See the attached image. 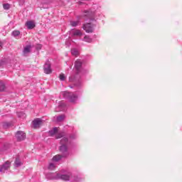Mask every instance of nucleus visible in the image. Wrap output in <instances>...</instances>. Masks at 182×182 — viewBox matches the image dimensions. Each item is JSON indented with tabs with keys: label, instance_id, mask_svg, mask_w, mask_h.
Returning <instances> with one entry per match:
<instances>
[{
	"label": "nucleus",
	"instance_id": "obj_17",
	"mask_svg": "<svg viewBox=\"0 0 182 182\" xmlns=\"http://www.w3.org/2000/svg\"><path fill=\"white\" fill-rule=\"evenodd\" d=\"M71 53L73 56H78L79 55V50H77V49L76 48H73L71 50Z\"/></svg>",
	"mask_w": 182,
	"mask_h": 182
},
{
	"label": "nucleus",
	"instance_id": "obj_1",
	"mask_svg": "<svg viewBox=\"0 0 182 182\" xmlns=\"http://www.w3.org/2000/svg\"><path fill=\"white\" fill-rule=\"evenodd\" d=\"M60 144H61L60 146V151L61 153H65L63 155H56L53 156V161H59L62 157H66L68 156V144H69V139L67 137H63Z\"/></svg>",
	"mask_w": 182,
	"mask_h": 182
},
{
	"label": "nucleus",
	"instance_id": "obj_14",
	"mask_svg": "<svg viewBox=\"0 0 182 182\" xmlns=\"http://www.w3.org/2000/svg\"><path fill=\"white\" fill-rule=\"evenodd\" d=\"M58 109H60V112H63V110L66 109V104H65V102L62 101L58 105Z\"/></svg>",
	"mask_w": 182,
	"mask_h": 182
},
{
	"label": "nucleus",
	"instance_id": "obj_25",
	"mask_svg": "<svg viewBox=\"0 0 182 182\" xmlns=\"http://www.w3.org/2000/svg\"><path fill=\"white\" fill-rule=\"evenodd\" d=\"M3 127H4V129H6V127H11V123H9V122H6V123H4V124H3Z\"/></svg>",
	"mask_w": 182,
	"mask_h": 182
},
{
	"label": "nucleus",
	"instance_id": "obj_18",
	"mask_svg": "<svg viewBox=\"0 0 182 182\" xmlns=\"http://www.w3.org/2000/svg\"><path fill=\"white\" fill-rule=\"evenodd\" d=\"M56 168V164L53 162H50L48 165V170H53Z\"/></svg>",
	"mask_w": 182,
	"mask_h": 182
},
{
	"label": "nucleus",
	"instance_id": "obj_27",
	"mask_svg": "<svg viewBox=\"0 0 182 182\" xmlns=\"http://www.w3.org/2000/svg\"><path fill=\"white\" fill-rule=\"evenodd\" d=\"M3 8H4V9H9V8H11V6H10L9 4H4V5H3Z\"/></svg>",
	"mask_w": 182,
	"mask_h": 182
},
{
	"label": "nucleus",
	"instance_id": "obj_29",
	"mask_svg": "<svg viewBox=\"0 0 182 182\" xmlns=\"http://www.w3.org/2000/svg\"><path fill=\"white\" fill-rule=\"evenodd\" d=\"M70 82H73L74 80H76V77H70L69 78Z\"/></svg>",
	"mask_w": 182,
	"mask_h": 182
},
{
	"label": "nucleus",
	"instance_id": "obj_26",
	"mask_svg": "<svg viewBox=\"0 0 182 182\" xmlns=\"http://www.w3.org/2000/svg\"><path fill=\"white\" fill-rule=\"evenodd\" d=\"M59 77H60V80H65V79H66L65 74H60Z\"/></svg>",
	"mask_w": 182,
	"mask_h": 182
},
{
	"label": "nucleus",
	"instance_id": "obj_21",
	"mask_svg": "<svg viewBox=\"0 0 182 182\" xmlns=\"http://www.w3.org/2000/svg\"><path fill=\"white\" fill-rule=\"evenodd\" d=\"M5 89H6L5 83H4V82L2 81H0V92H4Z\"/></svg>",
	"mask_w": 182,
	"mask_h": 182
},
{
	"label": "nucleus",
	"instance_id": "obj_30",
	"mask_svg": "<svg viewBox=\"0 0 182 182\" xmlns=\"http://www.w3.org/2000/svg\"><path fill=\"white\" fill-rule=\"evenodd\" d=\"M70 137V139H76V135L73 134V135H71Z\"/></svg>",
	"mask_w": 182,
	"mask_h": 182
},
{
	"label": "nucleus",
	"instance_id": "obj_34",
	"mask_svg": "<svg viewBox=\"0 0 182 182\" xmlns=\"http://www.w3.org/2000/svg\"><path fill=\"white\" fill-rule=\"evenodd\" d=\"M56 112H59V110L57 109Z\"/></svg>",
	"mask_w": 182,
	"mask_h": 182
},
{
	"label": "nucleus",
	"instance_id": "obj_32",
	"mask_svg": "<svg viewBox=\"0 0 182 182\" xmlns=\"http://www.w3.org/2000/svg\"><path fill=\"white\" fill-rule=\"evenodd\" d=\"M2 48V42L0 41V48Z\"/></svg>",
	"mask_w": 182,
	"mask_h": 182
},
{
	"label": "nucleus",
	"instance_id": "obj_2",
	"mask_svg": "<svg viewBox=\"0 0 182 182\" xmlns=\"http://www.w3.org/2000/svg\"><path fill=\"white\" fill-rule=\"evenodd\" d=\"M61 95L65 97V99H68V100L71 103H75L76 100H77V95L73 92H62Z\"/></svg>",
	"mask_w": 182,
	"mask_h": 182
},
{
	"label": "nucleus",
	"instance_id": "obj_6",
	"mask_svg": "<svg viewBox=\"0 0 182 182\" xmlns=\"http://www.w3.org/2000/svg\"><path fill=\"white\" fill-rule=\"evenodd\" d=\"M16 138L17 139L18 141H22V140L26 139V134L22 131H18L16 134Z\"/></svg>",
	"mask_w": 182,
	"mask_h": 182
},
{
	"label": "nucleus",
	"instance_id": "obj_24",
	"mask_svg": "<svg viewBox=\"0 0 182 182\" xmlns=\"http://www.w3.org/2000/svg\"><path fill=\"white\" fill-rule=\"evenodd\" d=\"M17 116L18 117H22L23 119H25L26 117V115L23 112H18Z\"/></svg>",
	"mask_w": 182,
	"mask_h": 182
},
{
	"label": "nucleus",
	"instance_id": "obj_10",
	"mask_svg": "<svg viewBox=\"0 0 182 182\" xmlns=\"http://www.w3.org/2000/svg\"><path fill=\"white\" fill-rule=\"evenodd\" d=\"M11 167V162L6 161L3 166H0V173H4L5 170H8Z\"/></svg>",
	"mask_w": 182,
	"mask_h": 182
},
{
	"label": "nucleus",
	"instance_id": "obj_16",
	"mask_svg": "<svg viewBox=\"0 0 182 182\" xmlns=\"http://www.w3.org/2000/svg\"><path fill=\"white\" fill-rule=\"evenodd\" d=\"M14 163H15L16 167H21V166H22V162L21 161V159H19V158L16 159V161Z\"/></svg>",
	"mask_w": 182,
	"mask_h": 182
},
{
	"label": "nucleus",
	"instance_id": "obj_8",
	"mask_svg": "<svg viewBox=\"0 0 182 182\" xmlns=\"http://www.w3.org/2000/svg\"><path fill=\"white\" fill-rule=\"evenodd\" d=\"M82 28L87 33H92L93 32V26L91 23L84 24Z\"/></svg>",
	"mask_w": 182,
	"mask_h": 182
},
{
	"label": "nucleus",
	"instance_id": "obj_7",
	"mask_svg": "<svg viewBox=\"0 0 182 182\" xmlns=\"http://www.w3.org/2000/svg\"><path fill=\"white\" fill-rule=\"evenodd\" d=\"M43 69L44 73H46V75H50L52 73V68H50V63L49 61L45 63Z\"/></svg>",
	"mask_w": 182,
	"mask_h": 182
},
{
	"label": "nucleus",
	"instance_id": "obj_15",
	"mask_svg": "<svg viewBox=\"0 0 182 182\" xmlns=\"http://www.w3.org/2000/svg\"><path fill=\"white\" fill-rule=\"evenodd\" d=\"M54 119H56V122H58L59 123V122H63V120H65V115L61 114L58 117H55Z\"/></svg>",
	"mask_w": 182,
	"mask_h": 182
},
{
	"label": "nucleus",
	"instance_id": "obj_13",
	"mask_svg": "<svg viewBox=\"0 0 182 182\" xmlns=\"http://www.w3.org/2000/svg\"><path fill=\"white\" fill-rule=\"evenodd\" d=\"M71 33L73 36H82V31L80 30H73L71 31Z\"/></svg>",
	"mask_w": 182,
	"mask_h": 182
},
{
	"label": "nucleus",
	"instance_id": "obj_31",
	"mask_svg": "<svg viewBox=\"0 0 182 182\" xmlns=\"http://www.w3.org/2000/svg\"><path fill=\"white\" fill-rule=\"evenodd\" d=\"M4 66V61H0V68Z\"/></svg>",
	"mask_w": 182,
	"mask_h": 182
},
{
	"label": "nucleus",
	"instance_id": "obj_28",
	"mask_svg": "<svg viewBox=\"0 0 182 182\" xmlns=\"http://www.w3.org/2000/svg\"><path fill=\"white\" fill-rule=\"evenodd\" d=\"M36 48L37 49V50H41V49H42V45L38 44Z\"/></svg>",
	"mask_w": 182,
	"mask_h": 182
},
{
	"label": "nucleus",
	"instance_id": "obj_33",
	"mask_svg": "<svg viewBox=\"0 0 182 182\" xmlns=\"http://www.w3.org/2000/svg\"><path fill=\"white\" fill-rule=\"evenodd\" d=\"M0 151H4V150L3 149H0Z\"/></svg>",
	"mask_w": 182,
	"mask_h": 182
},
{
	"label": "nucleus",
	"instance_id": "obj_12",
	"mask_svg": "<svg viewBox=\"0 0 182 182\" xmlns=\"http://www.w3.org/2000/svg\"><path fill=\"white\" fill-rule=\"evenodd\" d=\"M82 16H87L88 19H92V17L93 16V12L90 11H85Z\"/></svg>",
	"mask_w": 182,
	"mask_h": 182
},
{
	"label": "nucleus",
	"instance_id": "obj_4",
	"mask_svg": "<svg viewBox=\"0 0 182 182\" xmlns=\"http://www.w3.org/2000/svg\"><path fill=\"white\" fill-rule=\"evenodd\" d=\"M82 65H83V63L82 62V60H77L75 62V70L77 75H79V73H82L83 70V68L82 67Z\"/></svg>",
	"mask_w": 182,
	"mask_h": 182
},
{
	"label": "nucleus",
	"instance_id": "obj_20",
	"mask_svg": "<svg viewBox=\"0 0 182 182\" xmlns=\"http://www.w3.org/2000/svg\"><path fill=\"white\" fill-rule=\"evenodd\" d=\"M29 52H31V46H27L24 48L23 53L24 55H26V53H29Z\"/></svg>",
	"mask_w": 182,
	"mask_h": 182
},
{
	"label": "nucleus",
	"instance_id": "obj_19",
	"mask_svg": "<svg viewBox=\"0 0 182 182\" xmlns=\"http://www.w3.org/2000/svg\"><path fill=\"white\" fill-rule=\"evenodd\" d=\"M21 35V32L19 31H14L12 32V36L14 38H18V37Z\"/></svg>",
	"mask_w": 182,
	"mask_h": 182
},
{
	"label": "nucleus",
	"instance_id": "obj_11",
	"mask_svg": "<svg viewBox=\"0 0 182 182\" xmlns=\"http://www.w3.org/2000/svg\"><path fill=\"white\" fill-rule=\"evenodd\" d=\"M26 26H27L28 29H33L35 28V21H28L26 23Z\"/></svg>",
	"mask_w": 182,
	"mask_h": 182
},
{
	"label": "nucleus",
	"instance_id": "obj_5",
	"mask_svg": "<svg viewBox=\"0 0 182 182\" xmlns=\"http://www.w3.org/2000/svg\"><path fill=\"white\" fill-rule=\"evenodd\" d=\"M41 124H43V120L40 118H37L33 121V129H39Z\"/></svg>",
	"mask_w": 182,
	"mask_h": 182
},
{
	"label": "nucleus",
	"instance_id": "obj_22",
	"mask_svg": "<svg viewBox=\"0 0 182 182\" xmlns=\"http://www.w3.org/2000/svg\"><path fill=\"white\" fill-rule=\"evenodd\" d=\"M84 42H87L88 43H90L92 42V38L89 37L88 36H85L83 39Z\"/></svg>",
	"mask_w": 182,
	"mask_h": 182
},
{
	"label": "nucleus",
	"instance_id": "obj_3",
	"mask_svg": "<svg viewBox=\"0 0 182 182\" xmlns=\"http://www.w3.org/2000/svg\"><path fill=\"white\" fill-rule=\"evenodd\" d=\"M59 128L55 127L53 129L49 131V134L51 136H55V139H61V137H65V132H59Z\"/></svg>",
	"mask_w": 182,
	"mask_h": 182
},
{
	"label": "nucleus",
	"instance_id": "obj_23",
	"mask_svg": "<svg viewBox=\"0 0 182 182\" xmlns=\"http://www.w3.org/2000/svg\"><path fill=\"white\" fill-rule=\"evenodd\" d=\"M70 25L71 26L76 27V26H77L79 25V21H71L70 22Z\"/></svg>",
	"mask_w": 182,
	"mask_h": 182
},
{
	"label": "nucleus",
	"instance_id": "obj_9",
	"mask_svg": "<svg viewBox=\"0 0 182 182\" xmlns=\"http://www.w3.org/2000/svg\"><path fill=\"white\" fill-rule=\"evenodd\" d=\"M55 178H60L61 180H64V181H69L70 176L69 175L60 174L59 173H56Z\"/></svg>",
	"mask_w": 182,
	"mask_h": 182
}]
</instances>
